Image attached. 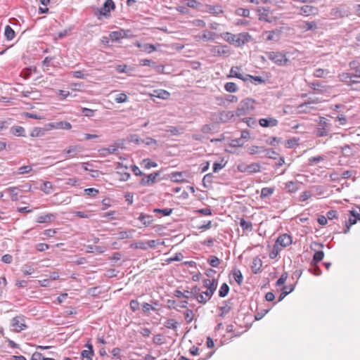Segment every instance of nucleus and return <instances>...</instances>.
<instances>
[{"instance_id": "nucleus-1", "label": "nucleus", "mask_w": 360, "mask_h": 360, "mask_svg": "<svg viewBox=\"0 0 360 360\" xmlns=\"http://www.w3.org/2000/svg\"><path fill=\"white\" fill-rule=\"evenodd\" d=\"M221 37L227 42L234 44L236 46H242L252 39L248 32H241L238 34H233L230 32H224Z\"/></svg>"}, {"instance_id": "nucleus-2", "label": "nucleus", "mask_w": 360, "mask_h": 360, "mask_svg": "<svg viewBox=\"0 0 360 360\" xmlns=\"http://www.w3.org/2000/svg\"><path fill=\"white\" fill-rule=\"evenodd\" d=\"M115 4L112 0H105L101 8H93V11L94 15L98 20H101L102 16L109 17L110 11L115 10Z\"/></svg>"}, {"instance_id": "nucleus-3", "label": "nucleus", "mask_w": 360, "mask_h": 360, "mask_svg": "<svg viewBox=\"0 0 360 360\" xmlns=\"http://www.w3.org/2000/svg\"><path fill=\"white\" fill-rule=\"evenodd\" d=\"M185 131V128L181 126H167L165 128L159 129V137H170L179 136Z\"/></svg>"}, {"instance_id": "nucleus-4", "label": "nucleus", "mask_w": 360, "mask_h": 360, "mask_svg": "<svg viewBox=\"0 0 360 360\" xmlns=\"http://www.w3.org/2000/svg\"><path fill=\"white\" fill-rule=\"evenodd\" d=\"M254 101L251 98H245L240 101L236 110V115L240 117L248 114L254 108Z\"/></svg>"}, {"instance_id": "nucleus-5", "label": "nucleus", "mask_w": 360, "mask_h": 360, "mask_svg": "<svg viewBox=\"0 0 360 360\" xmlns=\"http://www.w3.org/2000/svg\"><path fill=\"white\" fill-rule=\"evenodd\" d=\"M184 297H194L202 304H205L207 301V299L204 297L203 294H200V288L197 285L193 286L191 290H184Z\"/></svg>"}, {"instance_id": "nucleus-6", "label": "nucleus", "mask_w": 360, "mask_h": 360, "mask_svg": "<svg viewBox=\"0 0 360 360\" xmlns=\"http://www.w3.org/2000/svg\"><path fill=\"white\" fill-rule=\"evenodd\" d=\"M268 58L278 65H285L288 59L285 55L281 52L269 51L266 53Z\"/></svg>"}, {"instance_id": "nucleus-7", "label": "nucleus", "mask_w": 360, "mask_h": 360, "mask_svg": "<svg viewBox=\"0 0 360 360\" xmlns=\"http://www.w3.org/2000/svg\"><path fill=\"white\" fill-rule=\"evenodd\" d=\"M214 56H225L227 57L230 54V48L227 45L214 46L210 50Z\"/></svg>"}, {"instance_id": "nucleus-8", "label": "nucleus", "mask_w": 360, "mask_h": 360, "mask_svg": "<svg viewBox=\"0 0 360 360\" xmlns=\"http://www.w3.org/2000/svg\"><path fill=\"white\" fill-rule=\"evenodd\" d=\"M329 127V124L328 122V120L325 117H320V121L318 124V128L316 129V136L319 137L326 136L328 135L327 129Z\"/></svg>"}, {"instance_id": "nucleus-9", "label": "nucleus", "mask_w": 360, "mask_h": 360, "mask_svg": "<svg viewBox=\"0 0 360 360\" xmlns=\"http://www.w3.org/2000/svg\"><path fill=\"white\" fill-rule=\"evenodd\" d=\"M12 326L14 328V330L16 332H20L27 328V326L25 324L23 316H15L12 319Z\"/></svg>"}, {"instance_id": "nucleus-10", "label": "nucleus", "mask_w": 360, "mask_h": 360, "mask_svg": "<svg viewBox=\"0 0 360 360\" xmlns=\"http://www.w3.org/2000/svg\"><path fill=\"white\" fill-rule=\"evenodd\" d=\"M292 243V237L287 233H284L278 237L275 243L281 248H285L291 245Z\"/></svg>"}, {"instance_id": "nucleus-11", "label": "nucleus", "mask_w": 360, "mask_h": 360, "mask_svg": "<svg viewBox=\"0 0 360 360\" xmlns=\"http://www.w3.org/2000/svg\"><path fill=\"white\" fill-rule=\"evenodd\" d=\"M300 14L304 16L316 15L318 13V8L313 6L304 5L300 8Z\"/></svg>"}, {"instance_id": "nucleus-12", "label": "nucleus", "mask_w": 360, "mask_h": 360, "mask_svg": "<svg viewBox=\"0 0 360 360\" xmlns=\"http://www.w3.org/2000/svg\"><path fill=\"white\" fill-rule=\"evenodd\" d=\"M278 121L271 117L267 118H262L259 120V124L263 127H276Z\"/></svg>"}, {"instance_id": "nucleus-13", "label": "nucleus", "mask_w": 360, "mask_h": 360, "mask_svg": "<svg viewBox=\"0 0 360 360\" xmlns=\"http://www.w3.org/2000/svg\"><path fill=\"white\" fill-rule=\"evenodd\" d=\"M204 12L213 14V15H219L223 13V9L219 5H205Z\"/></svg>"}, {"instance_id": "nucleus-14", "label": "nucleus", "mask_w": 360, "mask_h": 360, "mask_svg": "<svg viewBox=\"0 0 360 360\" xmlns=\"http://www.w3.org/2000/svg\"><path fill=\"white\" fill-rule=\"evenodd\" d=\"M233 303L231 300H226L224 302L223 305L219 307V310L221 313L219 316L224 317L226 314H227L232 309Z\"/></svg>"}, {"instance_id": "nucleus-15", "label": "nucleus", "mask_w": 360, "mask_h": 360, "mask_svg": "<svg viewBox=\"0 0 360 360\" xmlns=\"http://www.w3.org/2000/svg\"><path fill=\"white\" fill-rule=\"evenodd\" d=\"M56 219V214L49 213L44 215H40L37 219V222L39 224L50 223Z\"/></svg>"}, {"instance_id": "nucleus-16", "label": "nucleus", "mask_w": 360, "mask_h": 360, "mask_svg": "<svg viewBox=\"0 0 360 360\" xmlns=\"http://www.w3.org/2000/svg\"><path fill=\"white\" fill-rule=\"evenodd\" d=\"M285 188L289 193H295L300 188V183L297 181H288L285 184Z\"/></svg>"}, {"instance_id": "nucleus-17", "label": "nucleus", "mask_w": 360, "mask_h": 360, "mask_svg": "<svg viewBox=\"0 0 360 360\" xmlns=\"http://www.w3.org/2000/svg\"><path fill=\"white\" fill-rule=\"evenodd\" d=\"M158 172H153L141 180V184L143 186L149 185L150 183H155Z\"/></svg>"}, {"instance_id": "nucleus-18", "label": "nucleus", "mask_w": 360, "mask_h": 360, "mask_svg": "<svg viewBox=\"0 0 360 360\" xmlns=\"http://www.w3.org/2000/svg\"><path fill=\"white\" fill-rule=\"evenodd\" d=\"M262 266V262L259 257H255L252 260V264L251 266L252 271L254 274H257L260 272L261 267Z\"/></svg>"}, {"instance_id": "nucleus-19", "label": "nucleus", "mask_w": 360, "mask_h": 360, "mask_svg": "<svg viewBox=\"0 0 360 360\" xmlns=\"http://www.w3.org/2000/svg\"><path fill=\"white\" fill-rule=\"evenodd\" d=\"M124 34V30H120L118 31L111 32L109 34V38L114 41H120L121 39H123Z\"/></svg>"}, {"instance_id": "nucleus-20", "label": "nucleus", "mask_w": 360, "mask_h": 360, "mask_svg": "<svg viewBox=\"0 0 360 360\" xmlns=\"http://www.w3.org/2000/svg\"><path fill=\"white\" fill-rule=\"evenodd\" d=\"M349 215L350 216L349 217L347 223L352 226L355 224L358 220H360V213L357 212L355 210L349 211Z\"/></svg>"}, {"instance_id": "nucleus-21", "label": "nucleus", "mask_w": 360, "mask_h": 360, "mask_svg": "<svg viewBox=\"0 0 360 360\" xmlns=\"http://www.w3.org/2000/svg\"><path fill=\"white\" fill-rule=\"evenodd\" d=\"M236 113L231 111H222L219 114V120L222 122H226L229 120H231Z\"/></svg>"}, {"instance_id": "nucleus-22", "label": "nucleus", "mask_w": 360, "mask_h": 360, "mask_svg": "<svg viewBox=\"0 0 360 360\" xmlns=\"http://www.w3.org/2000/svg\"><path fill=\"white\" fill-rule=\"evenodd\" d=\"M300 27L304 31L315 30L317 28V23L315 21H304Z\"/></svg>"}, {"instance_id": "nucleus-23", "label": "nucleus", "mask_w": 360, "mask_h": 360, "mask_svg": "<svg viewBox=\"0 0 360 360\" xmlns=\"http://www.w3.org/2000/svg\"><path fill=\"white\" fill-rule=\"evenodd\" d=\"M264 34L266 35L267 41H277L278 40L280 37V32L278 30L266 31L264 32Z\"/></svg>"}, {"instance_id": "nucleus-24", "label": "nucleus", "mask_w": 360, "mask_h": 360, "mask_svg": "<svg viewBox=\"0 0 360 360\" xmlns=\"http://www.w3.org/2000/svg\"><path fill=\"white\" fill-rule=\"evenodd\" d=\"M11 132L12 134L18 136H25V129L21 126H13L11 129Z\"/></svg>"}, {"instance_id": "nucleus-25", "label": "nucleus", "mask_w": 360, "mask_h": 360, "mask_svg": "<svg viewBox=\"0 0 360 360\" xmlns=\"http://www.w3.org/2000/svg\"><path fill=\"white\" fill-rule=\"evenodd\" d=\"M217 35V34L215 32L205 30L203 31V33L200 38L205 41H212L215 39Z\"/></svg>"}, {"instance_id": "nucleus-26", "label": "nucleus", "mask_w": 360, "mask_h": 360, "mask_svg": "<svg viewBox=\"0 0 360 360\" xmlns=\"http://www.w3.org/2000/svg\"><path fill=\"white\" fill-rule=\"evenodd\" d=\"M338 78L340 81L346 83L347 86H351V84H349V82L354 77L352 74L342 72L338 75Z\"/></svg>"}, {"instance_id": "nucleus-27", "label": "nucleus", "mask_w": 360, "mask_h": 360, "mask_svg": "<svg viewBox=\"0 0 360 360\" xmlns=\"http://www.w3.org/2000/svg\"><path fill=\"white\" fill-rule=\"evenodd\" d=\"M265 148L263 146H252L248 148L250 155L261 154L265 153Z\"/></svg>"}, {"instance_id": "nucleus-28", "label": "nucleus", "mask_w": 360, "mask_h": 360, "mask_svg": "<svg viewBox=\"0 0 360 360\" xmlns=\"http://www.w3.org/2000/svg\"><path fill=\"white\" fill-rule=\"evenodd\" d=\"M4 35L7 40H12L15 36V31L10 25H6L4 30Z\"/></svg>"}, {"instance_id": "nucleus-29", "label": "nucleus", "mask_w": 360, "mask_h": 360, "mask_svg": "<svg viewBox=\"0 0 360 360\" xmlns=\"http://www.w3.org/2000/svg\"><path fill=\"white\" fill-rule=\"evenodd\" d=\"M171 181L173 182H181L184 181V173L183 172H173L169 175Z\"/></svg>"}, {"instance_id": "nucleus-30", "label": "nucleus", "mask_w": 360, "mask_h": 360, "mask_svg": "<svg viewBox=\"0 0 360 360\" xmlns=\"http://www.w3.org/2000/svg\"><path fill=\"white\" fill-rule=\"evenodd\" d=\"M238 70H239L238 67H233L231 69L229 77H235L240 79L243 81H247V78H245V77H243L242 74H240V72H238Z\"/></svg>"}, {"instance_id": "nucleus-31", "label": "nucleus", "mask_w": 360, "mask_h": 360, "mask_svg": "<svg viewBox=\"0 0 360 360\" xmlns=\"http://www.w3.org/2000/svg\"><path fill=\"white\" fill-rule=\"evenodd\" d=\"M260 165L259 163H251L250 165H248V172L247 173L252 174V173H257L260 172Z\"/></svg>"}, {"instance_id": "nucleus-32", "label": "nucleus", "mask_w": 360, "mask_h": 360, "mask_svg": "<svg viewBox=\"0 0 360 360\" xmlns=\"http://www.w3.org/2000/svg\"><path fill=\"white\" fill-rule=\"evenodd\" d=\"M245 78L248 79H250L251 83L257 84H263L265 82V80L259 76H252L250 75H246Z\"/></svg>"}, {"instance_id": "nucleus-33", "label": "nucleus", "mask_w": 360, "mask_h": 360, "mask_svg": "<svg viewBox=\"0 0 360 360\" xmlns=\"http://www.w3.org/2000/svg\"><path fill=\"white\" fill-rule=\"evenodd\" d=\"M232 272L234 280L238 285H240L243 278L241 271L238 269H234Z\"/></svg>"}, {"instance_id": "nucleus-34", "label": "nucleus", "mask_w": 360, "mask_h": 360, "mask_svg": "<svg viewBox=\"0 0 360 360\" xmlns=\"http://www.w3.org/2000/svg\"><path fill=\"white\" fill-rule=\"evenodd\" d=\"M240 226L243 230L251 231L252 230V224L251 221H245L243 218L240 219Z\"/></svg>"}, {"instance_id": "nucleus-35", "label": "nucleus", "mask_w": 360, "mask_h": 360, "mask_svg": "<svg viewBox=\"0 0 360 360\" xmlns=\"http://www.w3.org/2000/svg\"><path fill=\"white\" fill-rule=\"evenodd\" d=\"M41 190L46 194H50L53 191V185L50 181H44L41 187Z\"/></svg>"}, {"instance_id": "nucleus-36", "label": "nucleus", "mask_w": 360, "mask_h": 360, "mask_svg": "<svg viewBox=\"0 0 360 360\" xmlns=\"http://www.w3.org/2000/svg\"><path fill=\"white\" fill-rule=\"evenodd\" d=\"M330 15L334 19L344 17V14L340 8H332L330 12Z\"/></svg>"}, {"instance_id": "nucleus-37", "label": "nucleus", "mask_w": 360, "mask_h": 360, "mask_svg": "<svg viewBox=\"0 0 360 360\" xmlns=\"http://www.w3.org/2000/svg\"><path fill=\"white\" fill-rule=\"evenodd\" d=\"M94 354V350H83L81 352L82 360H92Z\"/></svg>"}, {"instance_id": "nucleus-38", "label": "nucleus", "mask_w": 360, "mask_h": 360, "mask_svg": "<svg viewBox=\"0 0 360 360\" xmlns=\"http://www.w3.org/2000/svg\"><path fill=\"white\" fill-rule=\"evenodd\" d=\"M229 292V285L226 283H224L221 285L220 289L219 290V296L220 297H224L228 295Z\"/></svg>"}, {"instance_id": "nucleus-39", "label": "nucleus", "mask_w": 360, "mask_h": 360, "mask_svg": "<svg viewBox=\"0 0 360 360\" xmlns=\"http://www.w3.org/2000/svg\"><path fill=\"white\" fill-rule=\"evenodd\" d=\"M274 189L273 188L265 187L263 188L261 191V198H266L269 197L271 194H273Z\"/></svg>"}, {"instance_id": "nucleus-40", "label": "nucleus", "mask_w": 360, "mask_h": 360, "mask_svg": "<svg viewBox=\"0 0 360 360\" xmlns=\"http://www.w3.org/2000/svg\"><path fill=\"white\" fill-rule=\"evenodd\" d=\"M139 219L143 222V224L146 226H149L151 224L152 221H153V217L151 216H149V215H144L143 214H141L139 217Z\"/></svg>"}, {"instance_id": "nucleus-41", "label": "nucleus", "mask_w": 360, "mask_h": 360, "mask_svg": "<svg viewBox=\"0 0 360 360\" xmlns=\"http://www.w3.org/2000/svg\"><path fill=\"white\" fill-rule=\"evenodd\" d=\"M37 72V68L36 67H29V68H25L22 74V77L27 79H28L30 75H32V72Z\"/></svg>"}, {"instance_id": "nucleus-42", "label": "nucleus", "mask_w": 360, "mask_h": 360, "mask_svg": "<svg viewBox=\"0 0 360 360\" xmlns=\"http://www.w3.org/2000/svg\"><path fill=\"white\" fill-rule=\"evenodd\" d=\"M208 263L212 267H217L220 264V259L214 255H211L207 259Z\"/></svg>"}, {"instance_id": "nucleus-43", "label": "nucleus", "mask_w": 360, "mask_h": 360, "mask_svg": "<svg viewBox=\"0 0 360 360\" xmlns=\"http://www.w3.org/2000/svg\"><path fill=\"white\" fill-rule=\"evenodd\" d=\"M65 153H66V158H72V157H75L77 153L79 152L78 150L77 149V146H70L68 150H66L65 151Z\"/></svg>"}, {"instance_id": "nucleus-44", "label": "nucleus", "mask_w": 360, "mask_h": 360, "mask_svg": "<svg viewBox=\"0 0 360 360\" xmlns=\"http://www.w3.org/2000/svg\"><path fill=\"white\" fill-rule=\"evenodd\" d=\"M224 89L230 93L236 92L238 90L237 85L234 82H227L224 86Z\"/></svg>"}, {"instance_id": "nucleus-45", "label": "nucleus", "mask_w": 360, "mask_h": 360, "mask_svg": "<svg viewBox=\"0 0 360 360\" xmlns=\"http://www.w3.org/2000/svg\"><path fill=\"white\" fill-rule=\"evenodd\" d=\"M293 289L294 288L292 287L288 288V286H285L283 289L282 292L280 294V296L278 297V302L283 300L287 295H288L293 290Z\"/></svg>"}, {"instance_id": "nucleus-46", "label": "nucleus", "mask_w": 360, "mask_h": 360, "mask_svg": "<svg viewBox=\"0 0 360 360\" xmlns=\"http://www.w3.org/2000/svg\"><path fill=\"white\" fill-rule=\"evenodd\" d=\"M138 46L140 47L142 51L148 53H151L152 51L155 50V46L150 44H144L142 46L138 44Z\"/></svg>"}, {"instance_id": "nucleus-47", "label": "nucleus", "mask_w": 360, "mask_h": 360, "mask_svg": "<svg viewBox=\"0 0 360 360\" xmlns=\"http://www.w3.org/2000/svg\"><path fill=\"white\" fill-rule=\"evenodd\" d=\"M44 134V130L41 128L35 127L32 129L30 136L32 137L42 136Z\"/></svg>"}, {"instance_id": "nucleus-48", "label": "nucleus", "mask_w": 360, "mask_h": 360, "mask_svg": "<svg viewBox=\"0 0 360 360\" xmlns=\"http://www.w3.org/2000/svg\"><path fill=\"white\" fill-rule=\"evenodd\" d=\"M215 280H210V279H205L203 281V285L205 288H207V290L212 289V287L214 288V290L217 288V285L214 284Z\"/></svg>"}, {"instance_id": "nucleus-49", "label": "nucleus", "mask_w": 360, "mask_h": 360, "mask_svg": "<svg viewBox=\"0 0 360 360\" xmlns=\"http://www.w3.org/2000/svg\"><path fill=\"white\" fill-rule=\"evenodd\" d=\"M281 248H279L278 245H277L276 243L274 244L272 250L269 253V257L271 259H275L278 255L279 254Z\"/></svg>"}, {"instance_id": "nucleus-50", "label": "nucleus", "mask_w": 360, "mask_h": 360, "mask_svg": "<svg viewBox=\"0 0 360 360\" xmlns=\"http://www.w3.org/2000/svg\"><path fill=\"white\" fill-rule=\"evenodd\" d=\"M236 14L239 16L249 17L250 10L248 8H238L236 11Z\"/></svg>"}, {"instance_id": "nucleus-51", "label": "nucleus", "mask_w": 360, "mask_h": 360, "mask_svg": "<svg viewBox=\"0 0 360 360\" xmlns=\"http://www.w3.org/2000/svg\"><path fill=\"white\" fill-rule=\"evenodd\" d=\"M18 188L17 187H10L7 189V191L11 193V200L13 201H17L18 198V192L17 190Z\"/></svg>"}, {"instance_id": "nucleus-52", "label": "nucleus", "mask_w": 360, "mask_h": 360, "mask_svg": "<svg viewBox=\"0 0 360 360\" xmlns=\"http://www.w3.org/2000/svg\"><path fill=\"white\" fill-rule=\"evenodd\" d=\"M324 257V252L323 251H316L313 257V262L315 264L321 262Z\"/></svg>"}, {"instance_id": "nucleus-53", "label": "nucleus", "mask_w": 360, "mask_h": 360, "mask_svg": "<svg viewBox=\"0 0 360 360\" xmlns=\"http://www.w3.org/2000/svg\"><path fill=\"white\" fill-rule=\"evenodd\" d=\"M341 152L345 156L349 157L352 155V150L349 145H345L341 147Z\"/></svg>"}, {"instance_id": "nucleus-54", "label": "nucleus", "mask_w": 360, "mask_h": 360, "mask_svg": "<svg viewBox=\"0 0 360 360\" xmlns=\"http://www.w3.org/2000/svg\"><path fill=\"white\" fill-rule=\"evenodd\" d=\"M57 128L69 130L72 128V125L70 122L66 121H62L56 123Z\"/></svg>"}, {"instance_id": "nucleus-55", "label": "nucleus", "mask_w": 360, "mask_h": 360, "mask_svg": "<svg viewBox=\"0 0 360 360\" xmlns=\"http://www.w3.org/2000/svg\"><path fill=\"white\" fill-rule=\"evenodd\" d=\"M30 360H55L53 358H46L44 357L41 353L39 352H34Z\"/></svg>"}, {"instance_id": "nucleus-56", "label": "nucleus", "mask_w": 360, "mask_h": 360, "mask_svg": "<svg viewBox=\"0 0 360 360\" xmlns=\"http://www.w3.org/2000/svg\"><path fill=\"white\" fill-rule=\"evenodd\" d=\"M164 326L167 328L176 329L177 328V322L174 319H167L165 323Z\"/></svg>"}, {"instance_id": "nucleus-57", "label": "nucleus", "mask_w": 360, "mask_h": 360, "mask_svg": "<svg viewBox=\"0 0 360 360\" xmlns=\"http://www.w3.org/2000/svg\"><path fill=\"white\" fill-rule=\"evenodd\" d=\"M32 168L31 165L22 166L18 168V173L19 174H28L32 171Z\"/></svg>"}, {"instance_id": "nucleus-58", "label": "nucleus", "mask_w": 360, "mask_h": 360, "mask_svg": "<svg viewBox=\"0 0 360 360\" xmlns=\"http://www.w3.org/2000/svg\"><path fill=\"white\" fill-rule=\"evenodd\" d=\"M278 155L276 151H274L273 149L266 148L264 156L268 157L271 159H276V155Z\"/></svg>"}, {"instance_id": "nucleus-59", "label": "nucleus", "mask_w": 360, "mask_h": 360, "mask_svg": "<svg viewBox=\"0 0 360 360\" xmlns=\"http://www.w3.org/2000/svg\"><path fill=\"white\" fill-rule=\"evenodd\" d=\"M81 111L82 115L89 117L94 116L95 114V110L86 108H82Z\"/></svg>"}, {"instance_id": "nucleus-60", "label": "nucleus", "mask_w": 360, "mask_h": 360, "mask_svg": "<svg viewBox=\"0 0 360 360\" xmlns=\"http://www.w3.org/2000/svg\"><path fill=\"white\" fill-rule=\"evenodd\" d=\"M184 318L187 323H191L193 319V311L191 309H187L184 312Z\"/></svg>"}, {"instance_id": "nucleus-61", "label": "nucleus", "mask_w": 360, "mask_h": 360, "mask_svg": "<svg viewBox=\"0 0 360 360\" xmlns=\"http://www.w3.org/2000/svg\"><path fill=\"white\" fill-rule=\"evenodd\" d=\"M127 96L124 93L117 94L115 98V101L118 103H124L127 101Z\"/></svg>"}, {"instance_id": "nucleus-62", "label": "nucleus", "mask_w": 360, "mask_h": 360, "mask_svg": "<svg viewBox=\"0 0 360 360\" xmlns=\"http://www.w3.org/2000/svg\"><path fill=\"white\" fill-rule=\"evenodd\" d=\"M84 193L87 195L94 197L98 193V190L94 188H89L84 189Z\"/></svg>"}, {"instance_id": "nucleus-63", "label": "nucleus", "mask_w": 360, "mask_h": 360, "mask_svg": "<svg viewBox=\"0 0 360 360\" xmlns=\"http://www.w3.org/2000/svg\"><path fill=\"white\" fill-rule=\"evenodd\" d=\"M103 154H112L116 153L117 147L115 146H110L108 148H103Z\"/></svg>"}, {"instance_id": "nucleus-64", "label": "nucleus", "mask_w": 360, "mask_h": 360, "mask_svg": "<svg viewBox=\"0 0 360 360\" xmlns=\"http://www.w3.org/2000/svg\"><path fill=\"white\" fill-rule=\"evenodd\" d=\"M288 278V274L286 272H284L281 277L277 280L276 285L277 286L282 285L285 283L286 281V279Z\"/></svg>"}]
</instances>
